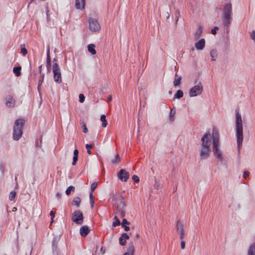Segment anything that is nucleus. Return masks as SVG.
Here are the masks:
<instances>
[{
    "label": "nucleus",
    "mask_w": 255,
    "mask_h": 255,
    "mask_svg": "<svg viewBox=\"0 0 255 255\" xmlns=\"http://www.w3.org/2000/svg\"><path fill=\"white\" fill-rule=\"evenodd\" d=\"M212 148L214 155L222 162L224 159L223 151L220 149V134L215 128L213 129L212 135Z\"/></svg>",
    "instance_id": "obj_1"
},
{
    "label": "nucleus",
    "mask_w": 255,
    "mask_h": 255,
    "mask_svg": "<svg viewBox=\"0 0 255 255\" xmlns=\"http://www.w3.org/2000/svg\"><path fill=\"white\" fill-rule=\"evenodd\" d=\"M236 132L238 148L239 149L242 145L243 140V128L242 117L239 109H236Z\"/></svg>",
    "instance_id": "obj_2"
},
{
    "label": "nucleus",
    "mask_w": 255,
    "mask_h": 255,
    "mask_svg": "<svg viewBox=\"0 0 255 255\" xmlns=\"http://www.w3.org/2000/svg\"><path fill=\"white\" fill-rule=\"evenodd\" d=\"M232 14V6L230 2L225 3L223 7L222 21L225 27H229L231 24Z\"/></svg>",
    "instance_id": "obj_3"
},
{
    "label": "nucleus",
    "mask_w": 255,
    "mask_h": 255,
    "mask_svg": "<svg viewBox=\"0 0 255 255\" xmlns=\"http://www.w3.org/2000/svg\"><path fill=\"white\" fill-rule=\"evenodd\" d=\"M25 120L23 119H17L13 126V138L18 140L22 136Z\"/></svg>",
    "instance_id": "obj_4"
},
{
    "label": "nucleus",
    "mask_w": 255,
    "mask_h": 255,
    "mask_svg": "<svg viewBox=\"0 0 255 255\" xmlns=\"http://www.w3.org/2000/svg\"><path fill=\"white\" fill-rule=\"evenodd\" d=\"M121 201L120 203L117 205L116 214L118 215L121 218L124 217L126 215L125 208L126 204L124 201V197L121 196Z\"/></svg>",
    "instance_id": "obj_5"
},
{
    "label": "nucleus",
    "mask_w": 255,
    "mask_h": 255,
    "mask_svg": "<svg viewBox=\"0 0 255 255\" xmlns=\"http://www.w3.org/2000/svg\"><path fill=\"white\" fill-rule=\"evenodd\" d=\"M52 70L53 72L54 80L57 83L62 82L61 74L60 69L57 63H54L53 65Z\"/></svg>",
    "instance_id": "obj_6"
},
{
    "label": "nucleus",
    "mask_w": 255,
    "mask_h": 255,
    "mask_svg": "<svg viewBox=\"0 0 255 255\" xmlns=\"http://www.w3.org/2000/svg\"><path fill=\"white\" fill-rule=\"evenodd\" d=\"M71 219L77 224L81 225L83 223L84 219L82 213L79 210L74 211L72 214Z\"/></svg>",
    "instance_id": "obj_7"
},
{
    "label": "nucleus",
    "mask_w": 255,
    "mask_h": 255,
    "mask_svg": "<svg viewBox=\"0 0 255 255\" xmlns=\"http://www.w3.org/2000/svg\"><path fill=\"white\" fill-rule=\"evenodd\" d=\"M203 91V86L201 82L195 85L193 88H191L189 94L190 97H195L197 95H200Z\"/></svg>",
    "instance_id": "obj_8"
},
{
    "label": "nucleus",
    "mask_w": 255,
    "mask_h": 255,
    "mask_svg": "<svg viewBox=\"0 0 255 255\" xmlns=\"http://www.w3.org/2000/svg\"><path fill=\"white\" fill-rule=\"evenodd\" d=\"M211 136L210 132H207L201 138V147L203 148H210L211 141L209 139V137Z\"/></svg>",
    "instance_id": "obj_9"
},
{
    "label": "nucleus",
    "mask_w": 255,
    "mask_h": 255,
    "mask_svg": "<svg viewBox=\"0 0 255 255\" xmlns=\"http://www.w3.org/2000/svg\"><path fill=\"white\" fill-rule=\"evenodd\" d=\"M89 29L93 31H97L100 29V25L97 20L90 17L89 19Z\"/></svg>",
    "instance_id": "obj_10"
},
{
    "label": "nucleus",
    "mask_w": 255,
    "mask_h": 255,
    "mask_svg": "<svg viewBox=\"0 0 255 255\" xmlns=\"http://www.w3.org/2000/svg\"><path fill=\"white\" fill-rule=\"evenodd\" d=\"M129 174L125 169H121L118 173L119 179L122 182H127L129 178Z\"/></svg>",
    "instance_id": "obj_11"
},
{
    "label": "nucleus",
    "mask_w": 255,
    "mask_h": 255,
    "mask_svg": "<svg viewBox=\"0 0 255 255\" xmlns=\"http://www.w3.org/2000/svg\"><path fill=\"white\" fill-rule=\"evenodd\" d=\"M5 104L8 108H12L15 106V100L12 96L8 95L5 98Z\"/></svg>",
    "instance_id": "obj_12"
},
{
    "label": "nucleus",
    "mask_w": 255,
    "mask_h": 255,
    "mask_svg": "<svg viewBox=\"0 0 255 255\" xmlns=\"http://www.w3.org/2000/svg\"><path fill=\"white\" fill-rule=\"evenodd\" d=\"M210 156V148L201 147L200 151V157L201 159H205Z\"/></svg>",
    "instance_id": "obj_13"
},
{
    "label": "nucleus",
    "mask_w": 255,
    "mask_h": 255,
    "mask_svg": "<svg viewBox=\"0 0 255 255\" xmlns=\"http://www.w3.org/2000/svg\"><path fill=\"white\" fill-rule=\"evenodd\" d=\"M176 229L179 234V238L180 240H183L184 236V229L183 224L178 220L176 224Z\"/></svg>",
    "instance_id": "obj_14"
},
{
    "label": "nucleus",
    "mask_w": 255,
    "mask_h": 255,
    "mask_svg": "<svg viewBox=\"0 0 255 255\" xmlns=\"http://www.w3.org/2000/svg\"><path fill=\"white\" fill-rule=\"evenodd\" d=\"M90 232V230L87 226H83L80 229V234L82 237H86Z\"/></svg>",
    "instance_id": "obj_15"
},
{
    "label": "nucleus",
    "mask_w": 255,
    "mask_h": 255,
    "mask_svg": "<svg viewBox=\"0 0 255 255\" xmlns=\"http://www.w3.org/2000/svg\"><path fill=\"white\" fill-rule=\"evenodd\" d=\"M205 45V40L204 38L200 39L195 43V46L197 50H202L204 49Z\"/></svg>",
    "instance_id": "obj_16"
},
{
    "label": "nucleus",
    "mask_w": 255,
    "mask_h": 255,
    "mask_svg": "<svg viewBox=\"0 0 255 255\" xmlns=\"http://www.w3.org/2000/svg\"><path fill=\"white\" fill-rule=\"evenodd\" d=\"M46 67L48 72L51 70V58L50 56V48L48 47L47 50Z\"/></svg>",
    "instance_id": "obj_17"
},
{
    "label": "nucleus",
    "mask_w": 255,
    "mask_h": 255,
    "mask_svg": "<svg viewBox=\"0 0 255 255\" xmlns=\"http://www.w3.org/2000/svg\"><path fill=\"white\" fill-rule=\"evenodd\" d=\"M85 0H76L75 6L77 9H83L85 8Z\"/></svg>",
    "instance_id": "obj_18"
},
{
    "label": "nucleus",
    "mask_w": 255,
    "mask_h": 255,
    "mask_svg": "<svg viewBox=\"0 0 255 255\" xmlns=\"http://www.w3.org/2000/svg\"><path fill=\"white\" fill-rule=\"evenodd\" d=\"M127 250L128 252L126 253H128L129 255H133L135 250L133 242L129 243Z\"/></svg>",
    "instance_id": "obj_19"
},
{
    "label": "nucleus",
    "mask_w": 255,
    "mask_h": 255,
    "mask_svg": "<svg viewBox=\"0 0 255 255\" xmlns=\"http://www.w3.org/2000/svg\"><path fill=\"white\" fill-rule=\"evenodd\" d=\"M124 228L125 231H128L129 230V227L127 225H130V222H128L126 219H124L121 224Z\"/></svg>",
    "instance_id": "obj_20"
},
{
    "label": "nucleus",
    "mask_w": 255,
    "mask_h": 255,
    "mask_svg": "<svg viewBox=\"0 0 255 255\" xmlns=\"http://www.w3.org/2000/svg\"><path fill=\"white\" fill-rule=\"evenodd\" d=\"M78 154H79V150L77 149H75L74 150V153H73V161L72 163L73 165H75L76 164L77 161H78Z\"/></svg>",
    "instance_id": "obj_21"
},
{
    "label": "nucleus",
    "mask_w": 255,
    "mask_h": 255,
    "mask_svg": "<svg viewBox=\"0 0 255 255\" xmlns=\"http://www.w3.org/2000/svg\"><path fill=\"white\" fill-rule=\"evenodd\" d=\"M202 27L201 25H199L198 28L194 34V38L195 40L198 39L201 36L202 33Z\"/></svg>",
    "instance_id": "obj_22"
},
{
    "label": "nucleus",
    "mask_w": 255,
    "mask_h": 255,
    "mask_svg": "<svg viewBox=\"0 0 255 255\" xmlns=\"http://www.w3.org/2000/svg\"><path fill=\"white\" fill-rule=\"evenodd\" d=\"M247 255H255V243H253L250 245Z\"/></svg>",
    "instance_id": "obj_23"
},
{
    "label": "nucleus",
    "mask_w": 255,
    "mask_h": 255,
    "mask_svg": "<svg viewBox=\"0 0 255 255\" xmlns=\"http://www.w3.org/2000/svg\"><path fill=\"white\" fill-rule=\"evenodd\" d=\"M88 50L92 55L96 54V50H95V45L94 44H90L88 45Z\"/></svg>",
    "instance_id": "obj_24"
},
{
    "label": "nucleus",
    "mask_w": 255,
    "mask_h": 255,
    "mask_svg": "<svg viewBox=\"0 0 255 255\" xmlns=\"http://www.w3.org/2000/svg\"><path fill=\"white\" fill-rule=\"evenodd\" d=\"M81 202V198L79 197H76L73 199L72 204L79 207L80 205Z\"/></svg>",
    "instance_id": "obj_25"
},
{
    "label": "nucleus",
    "mask_w": 255,
    "mask_h": 255,
    "mask_svg": "<svg viewBox=\"0 0 255 255\" xmlns=\"http://www.w3.org/2000/svg\"><path fill=\"white\" fill-rule=\"evenodd\" d=\"M21 67L20 66L14 67L13 69V72L16 76L18 77L21 75Z\"/></svg>",
    "instance_id": "obj_26"
},
{
    "label": "nucleus",
    "mask_w": 255,
    "mask_h": 255,
    "mask_svg": "<svg viewBox=\"0 0 255 255\" xmlns=\"http://www.w3.org/2000/svg\"><path fill=\"white\" fill-rule=\"evenodd\" d=\"M183 96V92L181 90H178L174 96V99H180Z\"/></svg>",
    "instance_id": "obj_27"
},
{
    "label": "nucleus",
    "mask_w": 255,
    "mask_h": 255,
    "mask_svg": "<svg viewBox=\"0 0 255 255\" xmlns=\"http://www.w3.org/2000/svg\"><path fill=\"white\" fill-rule=\"evenodd\" d=\"M101 121L102 122V127L105 128L108 125V122L106 120V117L105 115H102L100 118Z\"/></svg>",
    "instance_id": "obj_28"
},
{
    "label": "nucleus",
    "mask_w": 255,
    "mask_h": 255,
    "mask_svg": "<svg viewBox=\"0 0 255 255\" xmlns=\"http://www.w3.org/2000/svg\"><path fill=\"white\" fill-rule=\"evenodd\" d=\"M121 158L119 154H117L115 158L111 160V162L113 164H116L121 161Z\"/></svg>",
    "instance_id": "obj_29"
},
{
    "label": "nucleus",
    "mask_w": 255,
    "mask_h": 255,
    "mask_svg": "<svg viewBox=\"0 0 255 255\" xmlns=\"http://www.w3.org/2000/svg\"><path fill=\"white\" fill-rule=\"evenodd\" d=\"M44 78V74H41V75L40 76V79L39 80V81H38V87H37L38 91L39 93H40V87L42 85V84L43 82Z\"/></svg>",
    "instance_id": "obj_30"
},
{
    "label": "nucleus",
    "mask_w": 255,
    "mask_h": 255,
    "mask_svg": "<svg viewBox=\"0 0 255 255\" xmlns=\"http://www.w3.org/2000/svg\"><path fill=\"white\" fill-rule=\"evenodd\" d=\"M114 220L115 221L113 223V227H117L118 226H120L121 224V223L118 218L117 216H115L114 217Z\"/></svg>",
    "instance_id": "obj_31"
},
{
    "label": "nucleus",
    "mask_w": 255,
    "mask_h": 255,
    "mask_svg": "<svg viewBox=\"0 0 255 255\" xmlns=\"http://www.w3.org/2000/svg\"><path fill=\"white\" fill-rule=\"evenodd\" d=\"M74 190H75V187L73 186H70L69 187H68L67 188V189L65 191V193H66V195L68 196L71 194V191L74 192Z\"/></svg>",
    "instance_id": "obj_32"
},
{
    "label": "nucleus",
    "mask_w": 255,
    "mask_h": 255,
    "mask_svg": "<svg viewBox=\"0 0 255 255\" xmlns=\"http://www.w3.org/2000/svg\"><path fill=\"white\" fill-rule=\"evenodd\" d=\"M181 77L179 76L177 79H175L173 84L175 87L180 85L181 83Z\"/></svg>",
    "instance_id": "obj_33"
},
{
    "label": "nucleus",
    "mask_w": 255,
    "mask_h": 255,
    "mask_svg": "<svg viewBox=\"0 0 255 255\" xmlns=\"http://www.w3.org/2000/svg\"><path fill=\"white\" fill-rule=\"evenodd\" d=\"M16 196V192L12 191L10 192L9 195V199L10 201H14Z\"/></svg>",
    "instance_id": "obj_34"
},
{
    "label": "nucleus",
    "mask_w": 255,
    "mask_h": 255,
    "mask_svg": "<svg viewBox=\"0 0 255 255\" xmlns=\"http://www.w3.org/2000/svg\"><path fill=\"white\" fill-rule=\"evenodd\" d=\"M210 55L212 57V60L213 61H215V58L217 56L216 51L214 50H212L210 52Z\"/></svg>",
    "instance_id": "obj_35"
},
{
    "label": "nucleus",
    "mask_w": 255,
    "mask_h": 255,
    "mask_svg": "<svg viewBox=\"0 0 255 255\" xmlns=\"http://www.w3.org/2000/svg\"><path fill=\"white\" fill-rule=\"evenodd\" d=\"M21 53L23 55L25 56L27 54V50L25 47L24 45H20Z\"/></svg>",
    "instance_id": "obj_36"
},
{
    "label": "nucleus",
    "mask_w": 255,
    "mask_h": 255,
    "mask_svg": "<svg viewBox=\"0 0 255 255\" xmlns=\"http://www.w3.org/2000/svg\"><path fill=\"white\" fill-rule=\"evenodd\" d=\"M175 114V111H173V109L170 110V115H169V120L170 121H173L174 120V115Z\"/></svg>",
    "instance_id": "obj_37"
},
{
    "label": "nucleus",
    "mask_w": 255,
    "mask_h": 255,
    "mask_svg": "<svg viewBox=\"0 0 255 255\" xmlns=\"http://www.w3.org/2000/svg\"><path fill=\"white\" fill-rule=\"evenodd\" d=\"M85 147L87 149V153L89 154H91L92 153L91 149L92 148V145L91 144H86Z\"/></svg>",
    "instance_id": "obj_38"
},
{
    "label": "nucleus",
    "mask_w": 255,
    "mask_h": 255,
    "mask_svg": "<svg viewBox=\"0 0 255 255\" xmlns=\"http://www.w3.org/2000/svg\"><path fill=\"white\" fill-rule=\"evenodd\" d=\"M180 16V11L178 9H177L176 11H175V22L176 23H177L178 20V19H179V17Z\"/></svg>",
    "instance_id": "obj_39"
},
{
    "label": "nucleus",
    "mask_w": 255,
    "mask_h": 255,
    "mask_svg": "<svg viewBox=\"0 0 255 255\" xmlns=\"http://www.w3.org/2000/svg\"><path fill=\"white\" fill-rule=\"evenodd\" d=\"M98 183L96 182H93L91 186V192H93L97 187Z\"/></svg>",
    "instance_id": "obj_40"
},
{
    "label": "nucleus",
    "mask_w": 255,
    "mask_h": 255,
    "mask_svg": "<svg viewBox=\"0 0 255 255\" xmlns=\"http://www.w3.org/2000/svg\"><path fill=\"white\" fill-rule=\"evenodd\" d=\"M119 242L121 246H125L127 243L126 241L124 238H122L121 237H120L119 238Z\"/></svg>",
    "instance_id": "obj_41"
},
{
    "label": "nucleus",
    "mask_w": 255,
    "mask_h": 255,
    "mask_svg": "<svg viewBox=\"0 0 255 255\" xmlns=\"http://www.w3.org/2000/svg\"><path fill=\"white\" fill-rule=\"evenodd\" d=\"M40 143H39L38 140L37 139L35 141V146L36 147H41V143H42V135L40 137Z\"/></svg>",
    "instance_id": "obj_42"
},
{
    "label": "nucleus",
    "mask_w": 255,
    "mask_h": 255,
    "mask_svg": "<svg viewBox=\"0 0 255 255\" xmlns=\"http://www.w3.org/2000/svg\"><path fill=\"white\" fill-rule=\"evenodd\" d=\"M82 128H83V132L87 133L88 132V128H87L86 124L84 122H82Z\"/></svg>",
    "instance_id": "obj_43"
},
{
    "label": "nucleus",
    "mask_w": 255,
    "mask_h": 255,
    "mask_svg": "<svg viewBox=\"0 0 255 255\" xmlns=\"http://www.w3.org/2000/svg\"><path fill=\"white\" fill-rule=\"evenodd\" d=\"M79 102L81 103H83L85 101V96L83 94H80L79 96Z\"/></svg>",
    "instance_id": "obj_44"
},
{
    "label": "nucleus",
    "mask_w": 255,
    "mask_h": 255,
    "mask_svg": "<svg viewBox=\"0 0 255 255\" xmlns=\"http://www.w3.org/2000/svg\"><path fill=\"white\" fill-rule=\"evenodd\" d=\"M132 179L134 180L135 183H138L139 182V178L137 175H133L132 177Z\"/></svg>",
    "instance_id": "obj_45"
},
{
    "label": "nucleus",
    "mask_w": 255,
    "mask_h": 255,
    "mask_svg": "<svg viewBox=\"0 0 255 255\" xmlns=\"http://www.w3.org/2000/svg\"><path fill=\"white\" fill-rule=\"evenodd\" d=\"M122 238H124L126 241V240H128L129 238V236L127 233H123L121 236Z\"/></svg>",
    "instance_id": "obj_46"
},
{
    "label": "nucleus",
    "mask_w": 255,
    "mask_h": 255,
    "mask_svg": "<svg viewBox=\"0 0 255 255\" xmlns=\"http://www.w3.org/2000/svg\"><path fill=\"white\" fill-rule=\"evenodd\" d=\"M251 38L254 40L255 43V31L253 30L250 33Z\"/></svg>",
    "instance_id": "obj_47"
},
{
    "label": "nucleus",
    "mask_w": 255,
    "mask_h": 255,
    "mask_svg": "<svg viewBox=\"0 0 255 255\" xmlns=\"http://www.w3.org/2000/svg\"><path fill=\"white\" fill-rule=\"evenodd\" d=\"M219 29L218 26H215L213 28L211 29L212 34L215 35L216 34V31Z\"/></svg>",
    "instance_id": "obj_48"
},
{
    "label": "nucleus",
    "mask_w": 255,
    "mask_h": 255,
    "mask_svg": "<svg viewBox=\"0 0 255 255\" xmlns=\"http://www.w3.org/2000/svg\"><path fill=\"white\" fill-rule=\"evenodd\" d=\"M50 215L51 219V223L53 221V219L55 217V212L53 211H51L50 212Z\"/></svg>",
    "instance_id": "obj_49"
},
{
    "label": "nucleus",
    "mask_w": 255,
    "mask_h": 255,
    "mask_svg": "<svg viewBox=\"0 0 255 255\" xmlns=\"http://www.w3.org/2000/svg\"><path fill=\"white\" fill-rule=\"evenodd\" d=\"M250 172L248 171H245L243 173V176L245 178H247L249 176Z\"/></svg>",
    "instance_id": "obj_50"
},
{
    "label": "nucleus",
    "mask_w": 255,
    "mask_h": 255,
    "mask_svg": "<svg viewBox=\"0 0 255 255\" xmlns=\"http://www.w3.org/2000/svg\"><path fill=\"white\" fill-rule=\"evenodd\" d=\"M181 248L182 250H184L185 248V242L183 240H181Z\"/></svg>",
    "instance_id": "obj_51"
},
{
    "label": "nucleus",
    "mask_w": 255,
    "mask_h": 255,
    "mask_svg": "<svg viewBox=\"0 0 255 255\" xmlns=\"http://www.w3.org/2000/svg\"><path fill=\"white\" fill-rule=\"evenodd\" d=\"M0 170L2 173V174H4V166L2 164H0Z\"/></svg>",
    "instance_id": "obj_52"
},
{
    "label": "nucleus",
    "mask_w": 255,
    "mask_h": 255,
    "mask_svg": "<svg viewBox=\"0 0 255 255\" xmlns=\"http://www.w3.org/2000/svg\"><path fill=\"white\" fill-rule=\"evenodd\" d=\"M105 252H106V248L104 247H101V250H100V253H101V254L104 255L105 253Z\"/></svg>",
    "instance_id": "obj_53"
},
{
    "label": "nucleus",
    "mask_w": 255,
    "mask_h": 255,
    "mask_svg": "<svg viewBox=\"0 0 255 255\" xmlns=\"http://www.w3.org/2000/svg\"><path fill=\"white\" fill-rule=\"evenodd\" d=\"M154 187L156 189H158L160 187V184L158 183L156 181H155V184L154 185Z\"/></svg>",
    "instance_id": "obj_54"
},
{
    "label": "nucleus",
    "mask_w": 255,
    "mask_h": 255,
    "mask_svg": "<svg viewBox=\"0 0 255 255\" xmlns=\"http://www.w3.org/2000/svg\"><path fill=\"white\" fill-rule=\"evenodd\" d=\"M93 193V192H90V195H89L90 200H94V197Z\"/></svg>",
    "instance_id": "obj_55"
},
{
    "label": "nucleus",
    "mask_w": 255,
    "mask_h": 255,
    "mask_svg": "<svg viewBox=\"0 0 255 255\" xmlns=\"http://www.w3.org/2000/svg\"><path fill=\"white\" fill-rule=\"evenodd\" d=\"M90 202L91 207V208H93L94 207V205L95 204L94 200H90Z\"/></svg>",
    "instance_id": "obj_56"
},
{
    "label": "nucleus",
    "mask_w": 255,
    "mask_h": 255,
    "mask_svg": "<svg viewBox=\"0 0 255 255\" xmlns=\"http://www.w3.org/2000/svg\"><path fill=\"white\" fill-rule=\"evenodd\" d=\"M42 65H40L39 67H38V70H39V72L40 73V75H41V74H42Z\"/></svg>",
    "instance_id": "obj_57"
},
{
    "label": "nucleus",
    "mask_w": 255,
    "mask_h": 255,
    "mask_svg": "<svg viewBox=\"0 0 255 255\" xmlns=\"http://www.w3.org/2000/svg\"><path fill=\"white\" fill-rule=\"evenodd\" d=\"M56 197L58 198V199H60L61 197V194L60 193H57L56 194Z\"/></svg>",
    "instance_id": "obj_58"
},
{
    "label": "nucleus",
    "mask_w": 255,
    "mask_h": 255,
    "mask_svg": "<svg viewBox=\"0 0 255 255\" xmlns=\"http://www.w3.org/2000/svg\"><path fill=\"white\" fill-rule=\"evenodd\" d=\"M112 100V97L111 96H109L108 98V102H111V101Z\"/></svg>",
    "instance_id": "obj_59"
},
{
    "label": "nucleus",
    "mask_w": 255,
    "mask_h": 255,
    "mask_svg": "<svg viewBox=\"0 0 255 255\" xmlns=\"http://www.w3.org/2000/svg\"><path fill=\"white\" fill-rule=\"evenodd\" d=\"M49 10H47V12H46V15H47V19L49 18Z\"/></svg>",
    "instance_id": "obj_60"
},
{
    "label": "nucleus",
    "mask_w": 255,
    "mask_h": 255,
    "mask_svg": "<svg viewBox=\"0 0 255 255\" xmlns=\"http://www.w3.org/2000/svg\"><path fill=\"white\" fill-rule=\"evenodd\" d=\"M16 210H17V208H15V207L13 208V209H12V211L13 212H15Z\"/></svg>",
    "instance_id": "obj_61"
},
{
    "label": "nucleus",
    "mask_w": 255,
    "mask_h": 255,
    "mask_svg": "<svg viewBox=\"0 0 255 255\" xmlns=\"http://www.w3.org/2000/svg\"><path fill=\"white\" fill-rule=\"evenodd\" d=\"M139 237V235L138 234L136 235V238H138Z\"/></svg>",
    "instance_id": "obj_62"
},
{
    "label": "nucleus",
    "mask_w": 255,
    "mask_h": 255,
    "mask_svg": "<svg viewBox=\"0 0 255 255\" xmlns=\"http://www.w3.org/2000/svg\"><path fill=\"white\" fill-rule=\"evenodd\" d=\"M168 93H169V94H172V91H169Z\"/></svg>",
    "instance_id": "obj_63"
},
{
    "label": "nucleus",
    "mask_w": 255,
    "mask_h": 255,
    "mask_svg": "<svg viewBox=\"0 0 255 255\" xmlns=\"http://www.w3.org/2000/svg\"><path fill=\"white\" fill-rule=\"evenodd\" d=\"M57 61V60H56L55 58H54V59H53V62H55V61Z\"/></svg>",
    "instance_id": "obj_64"
}]
</instances>
